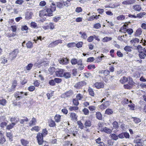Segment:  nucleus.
I'll use <instances>...</instances> for the list:
<instances>
[{"mask_svg": "<svg viewBox=\"0 0 146 146\" xmlns=\"http://www.w3.org/2000/svg\"><path fill=\"white\" fill-rule=\"evenodd\" d=\"M51 4L48 8L47 5L45 7V9L39 11V16L42 17L44 16L50 17L53 15V13L56 10V5L52 1H50Z\"/></svg>", "mask_w": 146, "mask_h": 146, "instance_id": "obj_1", "label": "nucleus"}, {"mask_svg": "<svg viewBox=\"0 0 146 146\" xmlns=\"http://www.w3.org/2000/svg\"><path fill=\"white\" fill-rule=\"evenodd\" d=\"M28 93L27 92L24 93L23 92H16L13 94V96L15 99L14 101L13 104L17 105L16 102L20 100L21 99L24 97V96H26L28 95Z\"/></svg>", "mask_w": 146, "mask_h": 146, "instance_id": "obj_2", "label": "nucleus"}, {"mask_svg": "<svg viewBox=\"0 0 146 146\" xmlns=\"http://www.w3.org/2000/svg\"><path fill=\"white\" fill-rule=\"evenodd\" d=\"M43 136L42 134L41 133H39L37 134L36 137L39 145H41L43 143Z\"/></svg>", "mask_w": 146, "mask_h": 146, "instance_id": "obj_3", "label": "nucleus"}, {"mask_svg": "<svg viewBox=\"0 0 146 146\" xmlns=\"http://www.w3.org/2000/svg\"><path fill=\"white\" fill-rule=\"evenodd\" d=\"M19 52L18 49H15L13 51L11 52L9 54V57L12 60L15 58L17 56V55Z\"/></svg>", "mask_w": 146, "mask_h": 146, "instance_id": "obj_4", "label": "nucleus"}, {"mask_svg": "<svg viewBox=\"0 0 146 146\" xmlns=\"http://www.w3.org/2000/svg\"><path fill=\"white\" fill-rule=\"evenodd\" d=\"M64 71L63 69H58L55 72V74L58 77H63Z\"/></svg>", "mask_w": 146, "mask_h": 146, "instance_id": "obj_5", "label": "nucleus"}, {"mask_svg": "<svg viewBox=\"0 0 146 146\" xmlns=\"http://www.w3.org/2000/svg\"><path fill=\"white\" fill-rule=\"evenodd\" d=\"M110 102L109 101H107L104 102L100 106L99 108L101 110H104L106 109L110 104Z\"/></svg>", "mask_w": 146, "mask_h": 146, "instance_id": "obj_6", "label": "nucleus"}, {"mask_svg": "<svg viewBox=\"0 0 146 146\" xmlns=\"http://www.w3.org/2000/svg\"><path fill=\"white\" fill-rule=\"evenodd\" d=\"M86 83L85 81H82L76 84L74 86V87L77 89H79L83 86L86 85Z\"/></svg>", "mask_w": 146, "mask_h": 146, "instance_id": "obj_7", "label": "nucleus"}, {"mask_svg": "<svg viewBox=\"0 0 146 146\" xmlns=\"http://www.w3.org/2000/svg\"><path fill=\"white\" fill-rule=\"evenodd\" d=\"M72 94V92L71 91H69L62 94L61 95V97L64 98L68 97L71 96Z\"/></svg>", "mask_w": 146, "mask_h": 146, "instance_id": "obj_8", "label": "nucleus"}, {"mask_svg": "<svg viewBox=\"0 0 146 146\" xmlns=\"http://www.w3.org/2000/svg\"><path fill=\"white\" fill-rule=\"evenodd\" d=\"M94 86L97 89L103 88L104 87V84L102 82H96L94 84Z\"/></svg>", "mask_w": 146, "mask_h": 146, "instance_id": "obj_9", "label": "nucleus"}, {"mask_svg": "<svg viewBox=\"0 0 146 146\" xmlns=\"http://www.w3.org/2000/svg\"><path fill=\"white\" fill-rule=\"evenodd\" d=\"M32 15L33 13L31 11H28L26 12L25 18L26 19L29 20L32 18Z\"/></svg>", "mask_w": 146, "mask_h": 146, "instance_id": "obj_10", "label": "nucleus"}, {"mask_svg": "<svg viewBox=\"0 0 146 146\" xmlns=\"http://www.w3.org/2000/svg\"><path fill=\"white\" fill-rule=\"evenodd\" d=\"M60 63L62 64H67L68 63V60L66 58H63L59 60Z\"/></svg>", "mask_w": 146, "mask_h": 146, "instance_id": "obj_11", "label": "nucleus"}, {"mask_svg": "<svg viewBox=\"0 0 146 146\" xmlns=\"http://www.w3.org/2000/svg\"><path fill=\"white\" fill-rule=\"evenodd\" d=\"M135 2V0H127L122 2V4L123 5H129L134 3Z\"/></svg>", "mask_w": 146, "mask_h": 146, "instance_id": "obj_12", "label": "nucleus"}, {"mask_svg": "<svg viewBox=\"0 0 146 146\" xmlns=\"http://www.w3.org/2000/svg\"><path fill=\"white\" fill-rule=\"evenodd\" d=\"M48 64V63H46V62L44 61L42 62H38V63H36L34 64V66L35 67H38L39 66L40 64H41L42 65H46V66Z\"/></svg>", "mask_w": 146, "mask_h": 146, "instance_id": "obj_13", "label": "nucleus"}, {"mask_svg": "<svg viewBox=\"0 0 146 146\" xmlns=\"http://www.w3.org/2000/svg\"><path fill=\"white\" fill-rule=\"evenodd\" d=\"M71 73L69 72H66L64 71L63 77L66 79H67L71 77Z\"/></svg>", "mask_w": 146, "mask_h": 146, "instance_id": "obj_14", "label": "nucleus"}, {"mask_svg": "<svg viewBox=\"0 0 146 146\" xmlns=\"http://www.w3.org/2000/svg\"><path fill=\"white\" fill-rule=\"evenodd\" d=\"M133 9L136 11H140L141 9V6L138 5H133Z\"/></svg>", "mask_w": 146, "mask_h": 146, "instance_id": "obj_15", "label": "nucleus"}, {"mask_svg": "<svg viewBox=\"0 0 146 146\" xmlns=\"http://www.w3.org/2000/svg\"><path fill=\"white\" fill-rule=\"evenodd\" d=\"M139 56L140 59H144L145 57H146V54L145 53L143 52V51H140L139 52Z\"/></svg>", "mask_w": 146, "mask_h": 146, "instance_id": "obj_16", "label": "nucleus"}, {"mask_svg": "<svg viewBox=\"0 0 146 146\" xmlns=\"http://www.w3.org/2000/svg\"><path fill=\"white\" fill-rule=\"evenodd\" d=\"M36 121L35 118L33 117L32 120L29 123V125L30 126H32L36 124Z\"/></svg>", "mask_w": 146, "mask_h": 146, "instance_id": "obj_17", "label": "nucleus"}, {"mask_svg": "<svg viewBox=\"0 0 146 146\" xmlns=\"http://www.w3.org/2000/svg\"><path fill=\"white\" fill-rule=\"evenodd\" d=\"M61 116L59 115L56 114L54 117V119L55 121L57 123L60 122L61 121Z\"/></svg>", "mask_w": 146, "mask_h": 146, "instance_id": "obj_18", "label": "nucleus"}, {"mask_svg": "<svg viewBox=\"0 0 146 146\" xmlns=\"http://www.w3.org/2000/svg\"><path fill=\"white\" fill-rule=\"evenodd\" d=\"M19 119L16 117H12L10 119V121L12 123H15V125L17 123Z\"/></svg>", "mask_w": 146, "mask_h": 146, "instance_id": "obj_19", "label": "nucleus"}, {"mask_svg": "<svg viewBox=\"0 0 146 146\" xmlns=\"http://www.w3.org/2000/svg\"><path fill=\"white\" fill-rule=\"evenodd\" d=\"M139 41V39L135 38L131 40L130 41V43L133 45H134L135 44L138 43Z\"/></svg>", "mask_w": 146, "mask_h": 146, "instance_id": "obj_20", "label": "nucleus"}, {"mask_svg": "<svg viewBox=\"0 0 146 146\" xmlns=\"http://www.w3.org/2000/svg\"><path fill=\"white\" fill-rule=\"evenodd\" d=\"M70 117L72 120H76L77 119V116L75 113H72L70 114Z\"/></svg>", "mask_w": 146, "mask_h": 146, "instance_id": "obj_21", "label": "nucleus"}, {"mask_svg": "<svg viewBox=\"0 0 146 146\" xmlns=\"http://www.w3.org/2000/svg\"><path fill=\"white\" fill-rule=\"evenodd\" d=\"M127 82L128 84L131 86L133 85L134 84V82L133 81L132 78L129 77H128Z\"/></svg>", "mask_w": 146, "mask_h": 146, "instance_id": "obj_22", "label": "nucleus"}, {"mask_svg": "<svg viewBox=\"0 0 146 146\" xmlns=\"http://www.w3.org/2000/svg\"><path fill=\"white\" fill-rule=\"evenodd\" d=\"M56 4L58 8L61 9L63 7L64 5V2H57Z\"/></svg>", "mask_w": 146, "mask_h": 146, "instance_id": "obj_23", "label": "nucleus"}, {"mask_svg": "<svg viewBox=\"0 0 146 146\" xmlns=\"http://www.w3.org/2000/svg\"><path fill=\"white\" fill-rule=\"evenodd\" d=\"M142 33V31L141 28L138 29L135 33V36H139Z\"/></svg>", "mask_w": 146, "mask_h": 146, "instance_id": "obj_24", "label": "nucleus"}, {"mask_svg": "<svg viewBox=\"0 0 146 146\" xmlns=\"http://www.w3.org/2000/svg\"><path fill=\"white\" fill-rule=\"evenodd\" d=\"M144 141L143 140V139L142 138L141 139H136L134 140V142L136 143V144H142V143Z\"/></svg>", "mask_w": 146, "mask_h": 146, "instance_id": "obj_25", "label": "nucleus"}, {"mask_svg": "<svg viewBox=\"0 0 146 146\" xmlns=\"http://www.w3.org/2000/svg\"><path fill=\"white\" fill-rule=\"evenodd\" d=\"M79 33L81 35V37L84 39H86L87 37V36L86 33L85 32H80Z\"/></svg>", "mask_w": 146, "mask_h": 146, "instance_id": "obj_26", "label": "nucleus"}, {"mask_svg": "<svg viewBox=\"0 0 146 146\" xmlns=\"http://www.w3.org/2000/svg\"><path fill=\"white\" fill-rule=\"evenodd\" d=\"M21 141L22 145L24 146H27L29 143L28 141L24 139H21Z\"/></svg>", "mask_w": 146, "mask_h": 146, "instance_id": "obj_27", "label": "nucleus"}, {"mask_svg": "<svg viewBox=\"0 0 146 146\" xmlns=\"http://www.w3.org/2000/svg\"><path fill=\"white\" fill-rule=\"evenodd\" d=\"M112 38L108 36L105 37L102 39V41L103 42H107L112 40Z\"/></svg>", "mask_w": 146, "mask_h": 146, "instance_id": "obj_28", "label": "nucleus"}, {"mask_svg": "<svg viewBox=\"0 0 146 146\" xmlns=\"http://www.w3.org/2000/svg\"><path fill=\"white\" fill-rule=\"evenodd\" d=\"M128 79V77L127 78L124 76L120 80V82L122 84H124L125 82H127Z\"/></svg>", "mask_w": 146, "mask_h": 146, "instance_id": "obj_29", "label": "nucleus"}, {"mask_svg": "<svg viewBox=\"0 0 146 146\" xmlns=\"http://www.w3.org/2000/svg\"><path fill=\"white\" fill-rule=\"evenodd\" d=\"M88 91L89 92V94L92 96H94V91L90 87H89V88L88 89Z\"/></svg>", "mask_w": 146, "mask_h": 146, "instance_id": "obj_30", "label": "nucleus"}, {"mask_svg": "<svg viewBox=\"0 0 146 146\" xmlns=\"http://www.w3.org/2000/svg\"><path fill=\"white\" fill-rule=\"evenodd\" d=\"M132 118L133 119V121L135 123H138L141 121V119L139 118L133 117H132Z\"/></svg>", "mask_w": 146, "mask_h": 146, "instance_id": "obj_31", "label": "nucleus"}, {"mask_svg": "<svg viewBox=\"0 0 146 146\" xmlns=\"http://www.w3.org/2000/svg\"><path fill=\"white\" fill-rule=\"evenodd\" d=\"M48 124L49 126L51 127H54L55 125V122L52 119L49 121Z\"/></svg>", "mask_w": 146, "mask_h": 146, "instance_id": "obj_32", "label": "nucleus"}, {"mask_svg": "<svg viewBox=\"0 0 146 146\" xmlns=\"http://www.w3.org/2000/svg\"><path fill=\"white\" fill-rule=\"evenodd\" d=\"M103 131L108 134H110L111 132V129L106 127H105L103 128Z\"/></svg>", "mask_w": 146, "mask_h": 146, "instance_id": "obj_33", "label": "nucleus"}, {"mask_svg": "<svg viewBox=\"0 0 146 146\" xmlns=\"http://www.w3.org/2000/svg\"><path fill=\"white\" fill-rule=\"evenodd\" d=\"M110 136L112 139L116 141L117 140L118 138V135H116L115 134H111Z\"/></svg>", "mask_w": 146, "mask_h": 146, "instance_id": "obj_34", "label": "nucleus"}, {"mask_svg": "<svg viewBox=\"0 0 146 146\" xmlns=\"http://www.w3.org/2000/svg\"><path fill=\"white\" fill-rule=\"evenodd\" d=\"M96 118L100 120H101L102 119V114L100 112H97L96 113Z\"/></svg>", "mask_w": 146, "mask_h": 146, "instance_id": "obj_35", "label": "nucleus"}, {"mask_svg": "<svg viewBox=\"0 0 146 146\" xmlns=\"http://www.w3.org/2000/svg\"><path fill=\"white\" fill-rule=\"evenodd\" d=\"M146 14V13L145 12H143L138 13L137 14V18L139 19L141 18L143 16Z\"/></svg>", "mask_w": 146, "mask_h": 146, "instance_id": "obj_36", "label": "nucleus"}, {"mask_svg": "<svg viewBox=\"0 0 146 146\" xmlns=\"http://www.w3.org/2000/svg\"><path fill=\"white\" fill-rule=\"evenodd\" d=\"M84 124L86 127H90L91 125V122L90 120H86Z\"/></svg>", "mask_w": 146, "mask_h": 146, "instance_id": "obj_37", "label": "nucleus"}, {"mask_svg": "<svg viewBox=\"0 0 146 146\" xmlns=\"http://www.w3.org/2000/svg\"><path fill=\"white\" fill-rule=\"evenodd\" d=\"M6 100L4 99H2L0 100V105L4 106L6 103Z\"/></svg>", "mask_w": 146, "mask_h": 146, "instance_id": "obj_38", "label": "nucleus"}, {"mask_svg": "<svg viewBox=\"0 0 146 146\" xmlns=\"http://www.w3.org/2000/svg\"><path fill=\"white\" fill-rule=\"evenodd\" d=\"M32 131H36L38 132L40 130V128L38 126H35L33 127L31 129Z\"/></svg>", "mask_w": 146, "mask_h": 146, "instance_id": "obj_39", "label": "nucleus"}, {"mask_svg": "<svg viewBox=\"0 0 146 146\" xmlns=\"http://www.w3.org/2000/svg\"><path fill=\"white\" fill-rule=\"evenodd\" d=\"M113 111L111 109H106L105 111V113L108 115H110L112 113Z\"/></svg>", "mask_w": 146, "mask_h": 146, "instance_id": "obj_40", "label": "nucleus"}, {"mask_svg": "<svg viewBox=\"0 0 146 146\" xmlns=\"http://www.w3.org/2000/svg\"><path fill=\"white\" fill-rule=\"evenodd\" d=\"M45 27L46 28L45 29H48L50 28L51 29H53L54 28V26L53 24L50 23L48 25L46 26Z\"/></svg>", "mask_w": 146, "mask_h": 146, "instance_id": "obj_41", "label": "nucleus"}, {"mask_svg": "<svg viewBox=\"0 0 146 146\" xmlns=\"http://www.w3.org/2000/svg\"><path fill=\"white\" fill-rule=\"evenodd\" d=\"M78 108L77 106H70L69 109L70 111H76L78 110Z\"/></svg>", "mask_w": 146, "mask_h": 146, "instance_id": "obj_42", "label": "nucleus"}, {"mask_svg": "<svg viewBox=\"0 0 146 146\" xmlns=\"http://www.w3.org/2000/svg\"><path fill=\"white\" fill-rule=\"evenodd\" d=\"M125 18V17L123 15H121L117 16V19L118 20H123Z\"/></svg>", "mask_w": 146, "mask_h": 146, "instance_id": "obj_43", "label": "nucleus"}, {"mask_svg": "<svg viewBox=\"0 0 146 146\" xmlns=\"http://www.w3.org/2000/svg\"><path fill=\"white\" fill-rule=\"evenodd\" d=\"M77 123L79 126V127L81 129H83L84 126L82 123L80 121H78Z\"/></svg>", "mask_w": 146, "mask_h": 146, "instance_id": "obj_44", "label": "nucleus"}, {"mask_svg": "<svg viewBox=\"0 0 146 146\" xmlns=\"http://www.w3.org/2000/svg\"><path fill=\"white\" fill-rule=\"evenodd\" d=\"M5 141L6 140L4 137H0V143L1 144H3Z\"/></svg>", "mask_w": 146, "mask_h": 146, "instance_id": "obj_45", "label": "nucleus"}, {"mask_svg": "<svg viewBox=\"0 0 146 146\" xmlns=\"http://www.w3.org/2000/svg\"><path fill=\"white\" fill-rule=\"evenodd\" d=\"M55 46L57 45L59 43H62V40H58L53 42Z\"/></svg>", "mask_w": 146, "mask_h": 146, "instance_id": "obj_46", "label": "nucleus"}, {"mask_svg": "<svg viewBox=\"0 0 146 146\" xmlns=\"http://www.w3.org/2000/svg\"><path fill=\"white\" fill-rule=\"evenodd\" d=\"M28 118L26 117H24V119H21L20 122L21 124H23L25 122H27L28 121Z\"/></svg>", "mask_w": 146, "mask_h": 146, "instance_id": "obj_47", "label": "nucleus"}, {"mask_svg": "<svg viewBox=\"0 0 146 146\" xmlns=\"http://www.w3.org/2000/svg\"><path fill=\"white\" fill-rule=\"evenodd\" d=\"M28 48H31L33 47V43L31 41H29L26 44Z\"/></svg>", "mask_w": 146, "mask_h": 146, "instance_id": "obj_48", "label": "nucleus"}, {"mask_svg": "<svg viewBox=\"0 0 146 146\" xmlns=\"http://www.w3.org/2000/svg\"><path fill=\"white\" fill-rule=\"evenodd\" d=\"M31 26L34 28H37V24L35 22H32L31 23Z\"/></svg>", "mask_w": 146, "mask_h": 146, "instance_id": "obj_49", "label": "nucleus"}, {"mask_svg": "<svg viewBox=\"0 0 146 146\" xmlns=\"http://www.w3.org/2000/svg\"><path fill=\"white\" fill-rule=\"evenodd\" d=\"M125 31L127 32L128 33L129 35H131L132 33L133 32V31L132 29H126L125 28Z\"/></svg>", "mask_w": 146, "mask_h": 146, "instance_id": "obj_50", "label": "nucleus"}, {"mask_svg": "<svg viewBox=\"0 0 146 146\" xmlns=\"http://www.w3.org/2000/svg\"><path fill=\"white\" fill-rule=\"evenodd\" d=\"M77 60L75 58L72 59L71 61V62L72 64L75 65L77 64Z\"/></svg>", "mask_w": 146, "mask_h": 146, "instance_id": "obj_51", "label": "nucleus"}, {"mask_svg": "<svg viewBox=\"0 0 146 146\" xmlns=\"http://www.w3.org/2000/svg\"><path fill=\"white\" fill-rule=\"evenodd\" d=\"M15 123H11V124L7 125V129H11L15 126Z\"/></svg>", "mask_w": 146, "mask_h": 146, "instance_id": "obj_52", "label": "nucleus"}, {"mask_svg": "<svg viewBox=\"0 0 146 146\" xmlns=\"http://www.w3.org/2000/svg\"><path fill=\"white\" fill-rule=\"evenodd\" d=\"M82 98L83 96L82 95L80 94H78L76 96V99L78 100H80Z\"/></svg>", "mask_w": 146, "mask_h": 146, "instance_id": "obj_53", "label": "nucleus"}, {"mask_svg": "<svg viewBox=\"0 0 146 146\" xmlns=\"http://www.w3.org/2000/svg\"><path fill=\"white\" fill-rule=\"evenodd\" d=\"M78 100L74 99L73 100V104L75 106H77L79 104V102Z\"/></svg>", "mask_w": 146, "mask_h": 146, "instance_id": "obj_54", "label": "nucleus"}, {"mask_svg": "<svg viewBox=\"0 0 146 146\" xmlns=\"http://www.w3.org/2000/svg\"><path fill=\"white\" fill-rule=\"evenodd\" d=\"M33 66V64L30 63L26 66V68L27 70H30L31 69Z\"/></svg>", "mask_w": 146, "mask_h": 146, "instance_id": "obj_55", "label": "nucleus"}, {"mask_svg": "<svg viewBox=\"0 0 146 146\" xmlns=\"http://www.w3.org/2000/svg\"><path fill=\"white\" fill-rule=\"evenodd\" d=\"M83 111L84 114L85 115H88L89 113V111L88 109L86 108H84L83 110Z\"/></svg>", "mask_w": 146, "mask_h": 146, "instance_id": "obj_56", "label": "nucleus"}, {"mask_svg": "<svg viewBox=\"0 0 146 146\" xmlns=\"http://www.w3.org/2000/svg\"><path fill=\"white\" fill-rule=\"evenodd\" d=\"M49 84L52 86H54L55 85V82L54 80H51L49 82Z\"/></svg>", "mask_w": 146, "mask_h": 146, "instance_id": "obj_57", "label": "nucleus"}, {"mask_svg": "<svg viewBox=\"0 0 146 146\" xmlns=\"http://www.w3.org/2000/svg\"><path fill=\"white\" fill-rule=\"evenodd\" d=\"M124 50L127 52H131V47L128 46H125L124 48Z\"/></svg>", "mask_w": 146, "mask_h": 146, "instance_id": "obj_58", "label": "nucleus"}, {"mask_svg": "<svg viewBox=\"0 0 146 146\" xmlns=\"http://www.w3.org/2000/svg\"><path fill=\"white\" fill-rule=\"evenodd\" d=\"M55 82L57 83H59L62 82V79L61 78H55L54 79Z\"/></svg>", "mask_w": 146, "mask_h": 146, "instance_id": "obj_59", "label": "nucleus"}, {"mask_svg": "<svg viewBox=\"0 0 146 146\" xmlns=\"http://www.w3.org/2000/svg\"><path fill=\"white\" fill-rule=\"evenodd\" d=\"M24 2V1L23 0H17L16 1L15 3L19 5H22Z\"/></svg>", "mask_w": 146, "mask_h": 146, "instance_id": "obj_60", "label": "nucleus"}, {"mask_svg": "<svg viewBox=\"0 0 146 146\" xmlns=\"http://www.w3.org/2000/svg\"><path fill=\"white\" fill-rule=\"evenodd\" d=\"M83 43L82 42H80L76 44V46L78 48L81 47L83 44Z\"/></svg>", "mask_w": 146, "mask_h": 146, "instance_id": "obj_61", "label": "nucleus"}, {"mask_svg": "<svg viewBox=\"0 0 146 146\" xmlns=\"http://www.w3.org/2000/svg\"><path fill=\"white\" fill-rule=\"evenodd\" d=\"M46 3L44 1H42L39 3V5L41 7H44L46 5Z\"/></svg>", "mask_w": 146, "mask_h": 146, "instance_id": "obj_62", "label": "nucleus"}, {"mask_svg": "<svg viewBox=\"0 0 146 146\" xmlns=\"http://www.w3.org/2000/svg\"><path fill=\"white\" fill-rule=\"evenodd\" d=\"M35 89V87L34 86H31L28 88V90L30 91H33Z\"/></svg>", "mask_w": 146, "mask_h": 146, "instance_id": "obj_63", "label": "nucleus"}, {"mask_svg": "<svg viewBox=\"0 0 146 146\" xmlns=\"http://www.w3.org/2000/svg\"><path fill=\"white\" fill-rule=\"evenodd\" d=\"M101 27V25L99 23L96 24L94 25V27L96 29H99Z\"/></svg>", "mask_w": 146, "mask_h": 146, "instance_id": "obj_64", "label": "nucleus"}]
</instances>
